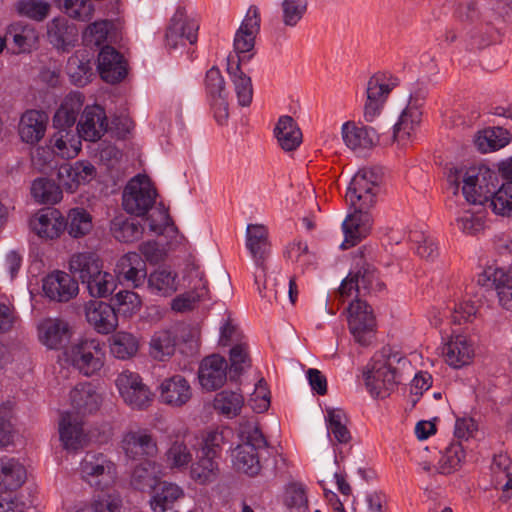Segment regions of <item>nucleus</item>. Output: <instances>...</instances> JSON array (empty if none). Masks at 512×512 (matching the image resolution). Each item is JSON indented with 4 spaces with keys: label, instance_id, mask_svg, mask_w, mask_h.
Segmentation results:
<instances>
[{
    "label": "nucleus",
    "instance_id": "f257e3e1",
    "mask_svg": "<svg viewBox=\"0 0 512 512\" xmlns=\"http://www.w3.org/2000/svg\"><path fill=\"white\" fill-rule=\"evenodd\" d=\"M411 370L410 361L399 350L384 346L375 353L364 372L365 386L372 397L384 398Z\"/></svg>",
    "mask_w": 512,
    "mask_h": 512
},
{
    "label": "nucleus",
    "instance_id": "f03ea898",
    "mask_svg": "<svg viewBox=\"0 0 512 512\" xmlns=\"http://www.w3.org/2000/svg\"><path fill=\"white\" fill-rule=\"evenodd\" d=\"M445 175L453 194L461 192L469 204L486 205L493 193V186H497L495 173L484 165H451Z\"/></svg>",
    "mask_w": 512,
    "mask_h": 512
},
{
    "label": "nucleus",
    "instance_id": "7ed1b4c3",
    "mask_svg": "<svg viewBox=\"0 0 512 512\" xmlns=\"http://www.w3.org/2000/svg\"><path fill=\"white\" fill-rule=\"evenodd\" d=\"M64 360L83 376L98 375L106 362L105 346L97 338L79 339L64 351Z\"/></svg>",
    "mask_w": 512,
    "mask_h": 512
},
{
    "label": "nucleus",
    "instance_id": "20e7f679",
    "mask_svg": "<svg viewBox=\"0 0 512 512\" xmlns=\"http://www.w3.org/2000/svg\"><path fill=\"white\" fill-rule=\"evenodd\" d=\"M245 248L247 249L255 266L254 279L262 297L270 296L262 294L261 284L267 288L266 272L267 262L271 254V241L268 228L259 223H250L245 231Z\"/></svg>",
    "mask_w": 512,
    "mask_h": 512
},
{
    "label": "nucleus",
    "instance_id": "39448f33",
    "mask_svg": "<svg viewBox=\"0 0 512 512\" xmlns=\"http://www.w3.org/2000/svg\"><path fill=\"white\" fill-rule=\"evenodd\" d=\"M199 21L184 6H178L165 30V48L170 52L178 51L186 44L194 45L198 41Z\"/></svg>",
    "mask_w": 512,
    "mask_h": 512
},
{
    "label": "nucleus",
    "instance_id": "423d86ee",
    "mask_svg": "<svg viewBox=\"0 0 512 512\" xmlns=\"http://www.w3.org/2000/svg\"><path fill=\"white\" fill-rule=\"evenodd\" d=\"M261 14L257 6H250L235 33L234 50L229 54L228 64H242L253 60L255 39L260 31Z\"/></svg>",
    "mask_w": 512,
    "mask_h": 512
},
{
    "label": "nucleus",
    "instance_id": "0eeeda50",
    "mask_svg": "<svg viewBox=\"0 0 512 512\" xmlns=\"http://www.w3.org/2000/svg\"><path fill=\"white\" fill-rule=\"evenodd\" d=\"M242 443L238 444L231 453L233 467L247 475L254 476L260 470L257 450L266 445V440L255 426H247L240 431Z\"/></svg>",
    "mask_w": 512,
    "mask_h": 512
},
{
    "label": "nucleus",
    "instance_id": "6e6552de",
    "mask_svg": "<svg viewBox=\"0 0 512 512\" xmlns=\"http://www.w3.org/2000/svg\"><path fill=\"white\" fill-rule=\"evenodd\" d=\"M81 478L90 486L104 490L117 479L116 464L103 453L87 452L79 465Z\"/></svg>",
    "mask_w": 512,
    "mask_h": 512
},
{
    "label": "nucleus",
    "instance_id": "1a4fd4ad",
    "mask_svg": "<svg viewBox=\"0 0 512 512\" xmlns=\"http://www.w3.org/2000/svg\"><path fill=\"white\" fill-rule=\"evenodd\" d=\"M156 197V189L149 177L138 174L125 186L122 205L128 213L142 216L154 205Z\"/></svg>",
    "mask_w": 512,
    "mask_h": 512
},
{
    "label": "nucleus",
    "instance_id": "9d476101",
    "mask_svg": "<svg viewBox=\"0 0 512 512\" xmlns=\"http://www.w3.org/2000/svg\"><path fill=\"white\" fill-rule=\"evenodd\" d=\"M115 386L123 402L133 410H146L153 402L152 391L136 372H120L115 379Z\"/></svg>",
    "mask_w": 512,
    "mask_h": 512
},
{
    "label": "nucleus",
    "instance_id": "9b49d317",
    "mask_svg": "<svg viewBox=\"0 0 512 512\" xmlns=\"http://www.w3.org/2000/svg\"><path fill=\"white\" fill-rule=\"evenodd\" d=\"M381 177L374 169H360L352 178L346 201L353 207L370 208L376 201Z\"/></svg>",
    "mask_w": 512,
    "mask_h": 512
},
{
    "label": "nucleus",
    "instance_id": "f8f14e48",
    "mask_svg": "<svg viewBox=\"0 0 512 512\" xmlns=\"http://www.w3.org/2000/svg\"><path fill=\"white\" fill-rule=\"evenodd\" d=\"M220 344L232 346L229 354V375L231 379H236L251 365L247 342L236 327L230 322H226L221 327Z\"/></svg>",
    "mask_w": 512,
    "mask_h": 512
},
{
    "label": "nucleus",
    "instance_id": "ddd939ff",
    "mask_svg": "<svg viewBox=\"0 0 512 512\" xmlns=\"http://www.w3.org/2000/svg\"><path fill=\"white\" fill-rule=\"evenodd\" d=\"M348 326L355 341L367 346L372 342L376 327L373 311L368 304L355 299L348 306Z\"/></svg>",
    "mask_w": 512,
    "mask_h": 512
},
{
    "label": "nucleus",
    "instance_id": "4468645a",
    "mask_svg": "<svg viewBox=\"0 0 512 512\" xmlns=\"http://www.w3.org/2000/svg\"><path fill=\"white\" fill-rule=\"evenodd\" d=\"M204 84L214 117L218 123L223 124L229 116L228 90L223 71L219 66H212L206 72Z\"/></svg>",
    "mask_w": 512,
    "mask_h": 512
},
{
    "label": "nucleus",
    "instance_id": "2eb2a0df",
    "mask_svg": "<svg viewBox=\"0 0 512 512\" xmlns=\"http://www.w3.org/2000/svg\"><path fill=\"white\" fill-rule=\"evenodd\" d=\"M59 441L67 452H77L89 442L82 418L75 412L62 413L58 423Z\"/></svg>",
    "mask_w": 512,
    "mask_h": 512
},
{
    "label": "nucleus",
    "instance_id": "dca6fc26",
    "mask_svg": "<svg viewBox=\"0 0 512 512\" xmlns=\"http://www.w3.org/2000/svg\"><path fill=\"white\" fill-rule=\"evenodd\" d=\"M29 226L39 238L55 240L65 231L66 221L58 209L42 208L31 217Z\"/></svg>",
    "mask_w": 512,
    "mask_h": 512
},
{
    "label": "nucleus",
    "instance_id": "f3484780",
    "mask_svg": "<svg viewBox=\"0 0 512 512\" xmlns=\"http://www.w3.org/2000/svg\"><path fill=\"white\" fill-rule=\"evenodd\" d=\"M97 175L96 168L88 161L62 164L57 171L59 185L68 193L76 192L81 186L90 183Z\"/></svg>",
    "mask_w": 512,
    "mask_h": 512
},
{
    "label": "nucleus",
    "instance_id": "a211bd4d",
    "mask_svg": "<svg viewBox=\"0 0 512 512\" xmlns=\"http://www.w3.org/2000/svg\"><path fill=\"white\" fill-rule=\"evenodd\" d=\"M44 295L52 301L68 302L77 296L79 285L71 275L56 270L46 275L42 280Z\"/></svg>",
    "mask_w": 512,
    "mask_h": 512
},
{
    "label": "nucleus",
    "instance_id": "6ab92c4d",
    "mask_svg": "<svg viewBox=\"0 0 512 512\" xmlns=\"http://www.w3.org/2000/svg\"><path fill=\"white\" fill-rule=\"evenodd\" d=\"M488 212L484 204H461L455 213V227L464 235L478 236L487 228Z\"/></svg>",
    "mask_w": 512,
    "mask_h": 512
},
{
    "label": "nucleus",
    "instance_id": "aec40b11",
    "mask_svg": "<svg viewBox=\"0 0 512 512\" xmlns=\"http://www.w3.org/2000/svg\"><path fill=\"white\" fill-rule=\"evenodd\" d=\"M446 363L453 368H462L470 364L475 356V344L464 333H452L443 346Z\"/></svg>",
    "mask_w": 512,
    "mask_h": 512
},
{
    "label": "nucleus",
    "instance_id": "412c9836",
    "mask_svg": "<svg viewBox=\"0 0 512 512\" xmlns=\"http://www.w3.org/2000/svg\"><path fill=\"white\" fill-rule=\"evenodd\" d=\"M157 392L159 401L173 408L186 405L192 398L190 383L179 374L163 379L157 387Z\"/></svg>",
    "mask_w": 512,
    "mask_h": 512
},
{
    "label": "nucleus",
    "instance_id": "4be33fe9",
    "mask_svg": "<svg viewBox=\"0 0 512 512\" xmlns=\"http://www.w3.org/2000/svg\"><path fill=\"white\" fill-rule=\"evenodd\" d=\"M85 317L88 324L98 333L108 335L118 326V315L110 304L90 300L85 305Z\"/></svg>",
    "mask_w": 512,
    "mask_h": 512
},
{
    "label": "nucleus",
    "instance_id": "5701e85b",
    "mask_svg": "<svg viewBox=\"0 0 512 512\" xmlns=\"http://www.w3.org/2000/svg\"><path fill=\"white\" fill-rule=\"evenodd\" d=\"M354 212L349 214L342 223L344 240L340 247L347 249L357 245L365 238L372 227V217L367 212L368 208L354 207Z\"/></svg>",
    "mask_w": 512,
    "mask_h": 512
},
{
    "label": "nucleus",
    "instance_id": "b1692460",
    "mask_svg": "<svg viewBox=\"0 0 512 512\" xmlns=\"http://www.w3.org/2000/svg\"><path fill=\"white\" fill-rule=\"evenodd\" d=\"M37 331L40 343L51 350L60 349L72 336V329L69 323L57 317L43 319L38 324Z\"/></svg>",
    "mask_w": 512,
    "mask_h": 512
},
{
    "label": "nucleus",
    "instance_id": "393cba45",
    "mask_svg": "<svg viewBox=\"0 0 512 512\" xmlns=\"http://www.w3.org/2000/svg\"><path fill=\"white\" fill-rule=\"evenodd\" d=\"M491 282L496 290L499 304L508 311H512V269L494 266L487 267L478 277V283L487 285Z\"/></svg>",
    "mask_w": 512,
    "mask_h": 512
},
{
    "label": "nucleus",
    "instance_id": "a878e982",
    "mask_svg": "<svg viewBox=\"0 0 512 512\" xmlns=\"http://www.w3.org/2000/svg\"><path fill=\"white\" fill-rule=\"evenodd\" d=\"M121 448L125 455L135 459L154 456L157 453V442L148 429H131L123 434Z\"/></svg>",
    "mask_w": 512,
    "mask_h": 512
},
{
    "label": "nucleus",
    "instance_id": "bb28decb",
    "mask_svg": "<svg viewBox=\"0 0 512 512\" xmlns=\"http://www.w3.org/2000/svg\"><path fill=\"white\" fill-rule=\"evenodd\" d=\"M114 273L119 281L127 282L138 288L144 284L147 278L146 262L136 252L126 253L117 260Z\"/></svg>",
    "mask_w": 512,
    "mask_h": 512
},
{
    "label": "nucleus",
    "instance_id": "cd10ccee",
    "mask_svg": "<svg viewBox=\"0 0 512 512\" xmlns=\"http://www.w3.org/2000/svg\"><path fill=\"white\" fill-rule=\"evenodd\" d=\"M49 117L45 111L29 109L19 120L18 133L20 139L30 145L40 142L45 136Z\"/></svg>",
    "mask_w": 512,
    "mask_h": 512
},
{
    "label": "nucleus",
    "instance_id": "c85d7f7f",
    "mask_svg": "<svg viewBox=\"0 0 512 512\" xmlns=\"http://www.w3.org/2000/svg\"><path fill=\"white\" fill-rule=\"evenodd\" d=\"M108 121L105 111L99 105L87 106L77 125V133L86 141H97L107 131Z\"/></svg>",
    "mask_w": 512,
    "mask_h": 512
},
{
    "label": "nucleus",
    "instance_id": "c756f323",
    "mask_svg": "<svg viewBox=\"0 0 512 512\" xmlns=\"http://www.w3.org/2000/svg\"><path fill=\"white\" fill-rule=\"evenodd\" d=\"M199 383L207 391L222 387L227 378V362L224 357L213 354L204 358L198 372Z\"/></svg>",
    "mask_w": 512,
    "mask_h": 512
},
{
    "label": "nucleus",
    "instance_id": "7c9ffc66",
    "mask_svg": "<svg viewBox=\"0 0 512 512\" xmlns=\"http://www.w3.org/2000/svg\"><path fill=\"white\" fill-rule=\"evenodd\" d=\"M70 403L77 415L85 416L96 412L102 403V396L92 383L76 385L70 392Z\"/></svg>",
    "mask_w": 512,
    "mask_h": 512
},
{
    "label": "nucleus",
    "instance_id": "2f4dec72",
    "mask_svg": "<svg viewBox=\"0 0 512 512\" xmlns=\"http://www.w3.org/2000/svg\"><path fill=\"white\" fill-rule=\"evenodd\" d=\"M194 457V445L189 444L187 436L171 441L164 453L165 466L171 471L183 472L190 467Z\"/></svg>",
    "mask_w": 512,
    "mask_h": 512
},
{
    "label": "nucleus",
    "instance_id": "473e14b6",
    "mask_svg": "<svg viewBox=\"0 0 512 512\" xmlns=\"http://www.w3.org/2000/svg\"><path fill=\"white\" fill-rule=\"evenodd\" d=\"M421 116L420 108L411 102L402 111L393 127V138L398 145L405 146L413 139L421 122Z\"/></svg>",
    "mask_w": 512,
    "mask_h": 512
},
{
    "label": "nucleus",
    "instance_id": "72a5a7b5",
    "mask_svg": "<svg viewBox=\"0 0 512 512\" xmlns=\"http://www.w3.org/2000/svg\"><path fill=\"white\" fill-rule=\"evenodd\" d=\"M341 133L345 145L354 151L369 149L378 141L377 133L372 127L355 122H345L342 125Z\"/></svg>",
    "mask_w": 512,
    "mask_h": 512
},
{
    "label": "nucleus",
    "instance_id": "f704fd0d",
    "mask_svg": "<svg viewBox=\"0 0 512 512\" xmlns=\"http://www.w3.org/2000/svg\"><path fill=\"white\" fill-rule=\"evenodd\" d=\"M383 284L379 282L373 271L365 270L363 274H353L352 272L342 281L339 287V297L342 302L349 300L352 297L357 299L360 289L368 291L381 290Z\"/></svg>",
    "mask_w": 512,
    "mask_h": 512
},
{
    "label": "nucleus",
    "instance_id": "c9c22d12",
    "mask_svg": "<svg viewBox=\"0 0 512 512\" xmlns=\"http://www.w3.org/2000/svg\"><path fill=\"white\" fill-rule=\"evenodd\" d=\"M465 456L463 446L455 442L447 446L443 452H440V458L436 465L427 459H424L420 465L424 471H430L434 467L438 473L449 475L461 468Z\"/></svg>",
    "mask_w": 512,
    "mask_h": 512
},
{
    "label": "nucleus",
    "instance_id": "e433bc0d",
    "mask_svg": "<svg viewBox=\"0 0 512 512\" xmlns=\"http://www.w3.org/2000/svg\"><path fill=\"white\" fill-rule=\"evenodd\" d=\"M84 102L83 95L80 92L69 93L53 116V127L59 129H71L75 125L76 119Z\"/></svg>",
    "mask_w": 512,
    "mask_h": 512
},
{
    "label": "nucleus",
    "instance_id": "4c0bfd02",
    "mask_svg": "<svg viewBox=\"0 0 512 512\" xmlns=\"http://www.w3.org/2000/svg\"><path fill=\"white\" fill-rule=\"evenodd\" d=\"M49 144L52 152L63 159L75 158L82 147L78 133L71 129L56 130Z\"/></svg>",
    "mask_w": 512,
    "mask_h": 512
},
{
    "label": "nucleus",
    "instance_id": "58836bf2",
    "mask_svg": "<svg viewBox=\"0 0 512 512\" xmlns=\"http://www.w3.org/2000/svg\"><path fill=\"white\" fill-rule=\"evenodd\" d=\"M111 355L119 360H129L137 355L140 349V338L128 331H114L108 340Z\"/></svg>",
    "mask_w": 512,
    "mask_h": 512
},
{
    "label": "nucleus",
    "instance_id": "ea45409f",
    "mask_svg": "<svg viewBox=\"0 0 512 512\" xmlns=\"http://www.w3.org/2000/svg\"><path fill=\"white\" fill-rule=\"evenodd\" d=\"M183 497L184 490L179 485L171 482H162L155 488L150 500L151 509L154 512H168Z\"/></svg>",
    "mask_w": 512,
    "mask_h": 512
},
{
    "label": "nucleus",
    "instance_id": "a19ab883",
    "mask_svg": "<svg viewBox=\"0 0 512 512\" xmlns=\"http://www.w3.org/2000/svg\"><path fill=\"white\" fill-rule=\"evenodd\" d=\"M219 475V458L201 453L190 465V477L196 483L205 485L214 482Z\"/></svg>",
    "mask_w": 512,
    "mask_h": 512
},
{
    "label": "nucleus",
    "instance_id": "79ce46f5",
    "mask_svg": "<svg viewBox=\"0 0 512 512\" xmlns=\"http://www.w3.org/2000/svg\"><path fill=\"white\" fill-rule=\"evenodd\" d=\"M47 37L53 46L64 50L76 41L77 29L65 18L57 17L48 23Z\"/></svg>",
    "mask_w": 512,
    "mask_h": 512
},
{
    "label": "nucleus",
    "instance_id": "37998d69",
    "mask_svg": "<svg viewBox=\"0 0 512 512\" xmlns=\"http://www.w3.org/2000/svg\"><path fill=\"white\" fill-rule=\"evenodd\" d=\"M510 142V133L502 127L486 128L479 131L474 144L481 153H490L504 148Z\"/></svg>",
    "mask_w": 512,
    "mask_h": 512
},
{
    "label": "nucleus",
    "instance_id": "c03bdc74",
    "mask_svg": "<svg viewBox=\"0 0 512 512\" xmlns=\"http://www.w3.org/2000/svg\"><path fill=\"white\" fill-rule=\"evenodd\" d=\"M147 281L149 291L158 296H171L178 289L177 273L166 267L154 270Z\"/></svg>",
    "mask_w": 512,
    "mask_h": 512
},
{
    "label": "nucleus",
    "instance_id": "a18cd8bd",
    "mask_svg": "<svg viewBox=\"0 0 512 512\" xmlns=\"http://www.w3.org/2000/svg\"><path fill=\"white\" fill-rule=\"evenodd\" d=\"M26 480L25 467L15 458H0V488L15 490Z\"/></svg>",
    "mask_w": 512,
    "mask_h": 512
},
{
    "label": "nucleus",
    "instance_id": "49530a36",
    "mask_svg": "<svg viewBox=\"0 0 512 512\" xmlns=\"http://www.w3.org/2000/svg\"><path fill=\"white\" fill-rule=\"evenodd\" d=\"M280 147L285 151L296 149L302 142V133L290 116H281L274 129Z\"/></svg>",
    "mask_w": 512,
    "mask_h": 512
},
{
    "label": "nucleus",
    "instance_id": "de8ad7c7",
    "mask_svg": "<svg viewBox=\"0 0 512 512\" xmlns=\"http://www.w3.org/2000/svg\"><path fill=\"white\" fill-rule=\"evenodd\" d=\"M192 276L198 278L201 282L200 290L196 295L191 292H185L175 297L171 303L172 310L176 312H186L192 310L198 301L208 295L207 280L205 279L203 270L199 266H193L189 272V277Z\"/></svg>",
    "mask_w": 512,
    "mask_h": 512
},
{
    "label": "nucleus",
    "instance_id": "09e8293b",
    "mask_svg": "<svg viewBox=\"0 0 512 512\" xmlns=\"http://www.w3.org/2000/svg\"><path fill=\"white\" fill-rule=\"evenodd\" d=\"M162 476V467L159 464L154 461L145 460L133 470L131 485L141 491L151 489Z\"/></svg>",
    "mask_w": 512,
    "mask_h": 512
},
{
    "label": "nucleus",
    "instance_id": "8fccbe9b",
    "mask_svg": "<svg viewBox=\"0 0 512 512\" xmlns=\"http://www.w3.org/2000/svg\"><path fill=\"white\" fill-rule=\"evenodd\" d=\"M223 67L234 86L238 104L243 107L249 106L253 98V88L250 76L242 70V66Z\"/></svg>",
    "mask_w": 512,
    "mask_h": 512
},
{
    "label": "nucleus",
    "instance_id": "3c124183",
    "mask_svg": "<svg viewBox=\"0 0 512 512\" xmlns=\"http://www.w3.org/2000/svg\"><path fill=\"white\" fill-rule=\"evenodd\" d=\"M212 405L218 414L232 419L240 414L244 405V397L237 391L223 390L214 396Z\"/></svg>",
    "mask_w": 512,
    "mask_h": 512
},
{
    "label": "nucleus",
    "instance_id": "603ef678",
    "mask_svg": "<svg viewBox=\"0 0 512 512\" xmlns=\"http://www.w3.org/2000/svg\"><path fill=\"white\" fill-rule=\"evenodd\" d=\"M325 421L328 436L331 441L334 440L338 443H347L350 441L351 435L347 428L348 419L346 413L342 409H327Z\"/></svg>",
    "mask_w": 512,
    "mask_h": 512
},
{
    "label": "nucleus",
    "instance_id": "864d4df0",
    "mask_svg": "<svg viewBox=\"0 0 512 512\" xmlns=\"http://www.w3.org/2000/svg\"><path fill=\"white\" fill-rule=\"evenodd\" d=\"M99 268H102L100 259L90 252L73 254L69 260L70 272L77 274L82 283L87 282Z\"/></svg>",
    "mask_w": 512,
    "mask_h": 512
},
{
    "label": "nucleus",
    "instance_id": "5fc2aeb1",
    "mask_svg": "<svg viewBox=\"0 0 512 512\" xmlns=\"http://www.w3.org/2000/svg\"><path fill=\"white\" fill-rule=\"evenodd\" d=\"M31 196L39 204H57L62 200L63 192L54 181L40 177L31 184Z\"/></svg>",
    "mask_w": 512,
    "mask_h": 512
},
{
    "label": "nucleus",
    "instance_id": "6e6d98bb",
    "mask_svg": "<svg viewBox=\"0 0 512 512\" xmlns=\"http://www.w3.org/2000/svg\"><path fill=\"white\" fill-rule=\"evenodd\" d=\"M68 234L73 238L87 235L93 228V217L89 211L82 207H75L68 211L65 218Z\"/></svg>",
    "mask_w": 512,
    "mask_h": 512
},
{
    "label": "nucleus",
    "instance_id": "4d7b16f0",
    "mask_svg": "<svg viewBox=\"0 0 512 512\" xmlns=\"http://www.w3.org/2000/svg\"><path fill=\"white\" fill-rule=\"evenodd\" d=\"M400 83L398 76L389 70H380L374 73L368 80L366 94H374L387 101L391 91Z\"/></svg>",
    "mask_w": 512,
    "mask_h": 512
},
{
    "label": "nucleus",
    "instance_id": "13d9d810",
    "mask_svg": "<svg viewBox=\"0 0 512 512\" xmlns=\"http://www.w3.org/2000/svg\"><path fill=\"white\" fill-rule=\"evenodd\" d=\"M111 233L120 242H133L138 240L143 233V228L138 220L123 215L116 216L111 222Z\"/></svg>",
    "mask_w": 512,
    "mask_h": 512
},
{
    "label": "nucleus",
    "instance_id": "bf43d9fd",
    "mask_svg": "<svg viewBox=\"0 0 512 512\" xmlns=\"http://www.w3.org/2000/svg\"><path fill=\"white\" fill-rule=\"evenodd\" d=\"M493 186V193L488 203L495 215L512 217V181H507L496 188Z\"/></svg>",
    "mask_w": 512,
    "mask_h": 512
},
{
    "label": "nucleus",
    "instance_id": "052dcab7",
    "mask_svg": "<svg viewBox=\"0 0 512 512\" xmlns=\"http://www.w3.org/2000/svg\"><path fill=\"white\" fill-rule=\"evenodd\" d=\"M447 310L450 313L451 322L462 324L471 322L477 314L478 306L469 297H454L449 300Z\"/></svg>",
    "mask_w": 512,
    "mask_h": 512
},
{
    "label": "nucleus",
    "instance_id": "680f3d73",
    "mask_svg": "<svg viewBox=\"0 0 512 512\" xmlns=\"http://www.w3.org/2000/svg\"><path fill=\"white\" fill-rule=\"evenodd\" d=\"M116 276L99 268L86 284L89 294L95 298L110 296L117 287Z\"/></svg>",
    "mask_w": 512,
    "mask_h": 512
},
{
    "label": "nucleus",
    "instance_id": "e2e57ef3",
    "mask_svg": "<svg viewBox=\"0 0 512 512\" xmlns=\"http://www.w3.org/2000/svg\"><path fill=\"white\" fill-rule=\"evenodd\" d=\"M490 470L495 487L512 489V461L506 454L495 455Z\"/></svg>",
    "mask_w": 512,
    "mask_h": 512
},
{
    "label": "nucleus",
    "instance_id": "0e129e2a",
    "mask_svg": "<svg viewBox=\"0 0 512 512\" xmlns=\"http://www.w3.org/2000/svg\"><path fill=\"white\" fill-rule=\"evenodd\" d=\"M280 20L285 27H296L308 11L307 0H281Z\"/></svg>",
    "mask_w": 512,
    "mask_h": 512
},
{
    "label": "nucleus",
    "instance_id": "69168bd1",
    "mask_svg": "<svg viewBox=\"0 0 512 512\" xmlns=\"http://www.w3.org/2000/svg\"><path fill=\"white\" fill-rule=\"evenodd\" d=\"M175 351V337L168 330L155 332L149 343V353L156 360L164 361Z\"/></svg>",
    "mask_w": 512,
    "mask_h": 512
},
{
    "label": "nucleus",
    "instance_id": "338daca9",
    "mask_svg": "<svg viewBox=\"0 0 512 512\" xmlns=\"http://www.w3.org/2000/svg\"><path fill=\"white\" fill-rule=\"evenodd\" d=\"M230 429L216 427L205 431L202 435L200 452L220 458L222 446L225 443Z\"/></svg>",
    "mask_w": 512,
    "mask_h": 512
},
{
    "label": "nucleus",
    "instance_id": "774afa93",
    "mask_svg": "<svg viewBox=\"0 0 512 512\" xmlns=\"http://www.w3.org/2000/svg\"><path fill=\"white\" fill-rule=\"evenodd\" d=\"M284 256L292 264L304 270L314 263L315 256L309 251L306 242L294 240L286 246Z\"/></svg>",
    "mask_w": 512,
    "mask_h": 512
}]
</instances>
